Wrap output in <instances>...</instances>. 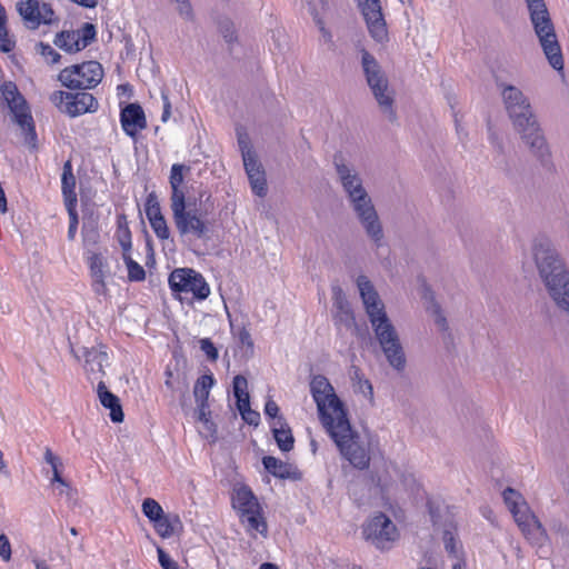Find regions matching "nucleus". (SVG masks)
I'll return each instance as SVG.
<instances>
[{
    "label": "nucleus",
    "instance_id": "1",
    "mask_svg": "<svg viewBox=\"0 0 569 569\" xmlns=\"http://www.w3.org/2000/svg\"><path fill=\"white\" fill-rule=\"evenodd\" d=\"M310 392L317 403L320 421L336 443L340 455L356 469L365 470L370 465L369 450L360 442L348 419L347 410L330 381L322 375L313 376Z\"/></svg>",
    "mask_w": 569,
    "mask_h": 569
},
{
    "label": "nucleus",
    "instance_id": "2",
    "mask_svg": "<svg viewBox=\"0 0 569 569\" xmlns=\"http://www.w3.org/2000/svg\"><path fill=\"white\" fill-rule=\"evenodd\" d=\"M190 170V167L183 163L171 166L169 184L172 219L180 237L206 239L211 231V223L208 220V210L202 207L201 201L197 203L196 198L188 197L184 179Z\"/></svg>",
    "mask_w": 569,
    "mask_h": 569
},
{
    "label": "nucleus",
    "instance_id": "3",
    "mask_svg": "<svg viewBox=\"0 0 569 569\" xmlns=\"http://www.w3.org/2000/svg\"><path fill=\"white\" fill-rule=\"evenodd\" d=\"M357 284L370 322L389 363L401 370L406 363L405 353L378 292L366 276L358 277Z\"/></svg>",
    "mask_w": 569,
    "mask_h": 569
},
{
    "label": "nucleus",
    "instance_id": "4",
    "mask_svg": "<svg viewBox=\"0 0 569 569\" xmlns=\"http://www.w3.org/2000/svg\"><path fill=\"white\" fill-rule=\"evenodd\" d=\"M502 97L516 130L521 134L525 142L529 144L532 152L543 160L545 156L549 154L548 148L527 98L519 89L512 86H507L503 89Z\"/></svg>",
    "mask_w": 569,
    "mask_h": 569
},
{
    "label": "nucleus",
    "instance_id": "5",
    "mask_svg": "<svg viewBox=\"0 0 569 569\" xmlns=\"http://www.w3.org/2000/svg\"><path fill=\"white\" fill-rule=\"evenodd\" d=\"M539 272L556 303L569 311V274L549 242H539L533 247Z\"/></svg>",
    "mask_w": 569,
    "mask_h": 569
},
{
    "label": "nucleus",
    "instance_id": "6",
    "mask_svg": "<svg viewBox=\"0 0 569 569\" xmlns=\"http://www.w3.org/2000/svg\"><path fill=\"white\" fill-rule=\"evenodd\" d=\"M230 500L246 531L250 536L260 533L262 537H267L268 523L264 511L251 488L246 483H236L232 488Z\"/></svg>",
    "mask_w": 569,
    "mask_h": 569
},
{
    "label": "nucleus",
    "instance_id": "7",
    "mask_svg": "<svg viewBox=\"0 0 569 569\" xmlns=\"http://www.w3.org/2000/svg\"><path fill=\"white\" fill-rule=\"evenodd\" d=\"M335 162L337 171L342 181V186L348 192L353 203V208L362 224L365 226L368 234L376 241L380 240L382 236L381 226L378 221L376 210L371 204V200L368 197L366 190L362 188L359 178L356 174H351L350 170L345 164H339L337 159Z\"/></svg>",
    "mask_w": 569,
    "mask_h": 569
},
{
    "label": "nucleus",
    "instance_id": "8",
    "mask_svg": "<svg viewBox=\"0 0 569 569\" xmlns=\"http://www.w3.org/2000/svg\"><path fill=\"white\" fill-rule=\"evenodd\" d=\"M526 3L530 20L549 63L553 69L561 71L563 69V58L545 0H526Z\"/></svg>",
    "mask_w": 569,
    "mask_h": 569
},
{
    "label": "nucleus",
    "instance_id": "9",
    "mask_svg": "<svg viewBox=\"0 0 569 569\" xmlns=\"http://www.w3.org/2000/svg\"><path fill=\"white\" fill-rule=\"evenodd\" d=\"M503 500L515 521L523 536L531 542L539 545L546 539V530L537 517L530 511L528 503L521 493L512 488H507L503 493Z\"/></svg>",
    "mask_w": 569,
    "mask_h": 569
},
{
    "label": "nucleus",
    "instance_id": "10",
    "mask_svg": "<svg viewBox=\"0 0 569 569\" xmlns=\"http://www.w3.org/2000/svg\"><path fill=\"white\" fill-rule=\"evenodd\" d=\"M103 76L101 63L89 60L63 68L58 74V80L71 91H87L98 87Z\"/></svg>",
    "mask_w": 569,
    "mask_h": 569
},
{
    "label": "nucleus",
    "instance_id": "11",
    "mask_svg": "<svg viewBox=\"0 0 569 569\" xmlns=\"http://www.w3.org/2000/svg\"><path fill=\"white\" fill-rule=\"evenodd\" d=\"M168 283L172 295L180 300L191 298L202 301L210 295V287L204 277L190 268H177L171 271Z\"/></svg>",
    "mask_w": 569,
    "mask_h": 569
},
{
    "label": "nucleus",
    "instance_id": "12",
    "mask_svg": "<svg viewBox=\"0 0 569 569\" xmlns=\"http://www.w3.org/2000/svg\"><path fill=\"white\" fill-rule=\"evenodd\" d=\"M0 91L13 116V121L26 132L27 136L34 138L36 127L30 107L24 97L20 93L17 84L12 81H4L0 87Z\"/></svg>",
    "mask_w": 569,
    "mask_h": 569
},
{
    "label": "nucleus",
    "instance_id": "13",
    "mask_svg": "<svg viewBox=\"0 0 569 569\" xmlns=\"http://www.w3.org/2000/svg\"><path fill=\"white\" fill-rule=\"evenodd\" d=\"M49 99L56 108L72 118L84 113H93L99 108L97 98L87 91L67 92L56 90Z\"/></svg>",
    "mask_w": 569,
    "mask_h": 569
},
{
    "label": "nucleus",
    "instance_id": "14",
    "mask_svg": "<svg viewBox=\"0 0 569 569\" xmlns=\"http://www.w3.org/2000/svg\"><path fill=\"white\" fill-rule=\"evenodd\" d=\"M362 67L367 77V82L371 88L375 98L380 107L389 111L390 117L395 118L392 110V97L388 93V80L381 72L380 67L376 59L366 50L362 53Z\"/></svg>",
    "mask_w": 569,
    "mask_h": 569
},
{
    "label": "nucleus",
    "instance_id": "15",
    "mask_svg": "<svg viewBox=\"0 0 569 569\" xmlns=\"http://www.w3.org/2000/svg\"><path fill=\"white\" fill-rule=\"evenodd\" d=\"M362 533L367 540L372 541L380 549L388 548L389 543L393 542L399 536L395 523L381 512L363 525Z\"/></svg>",
    "mask_w": 569,
    "mask_h": 569
},
{
    "label": "nucleus",
    "instance_id": "16",
    "mask_svg": "<svg viewBox=\"0 0 569 569\" xmlns=\"http://www.w3.org/2000/svg\"><path fill=\"white\" fill-rule=\"evenodd\" d=\"M96 27L86 22L77 30H63L57 33L54 44L68 53H76L86 49L96 40Z\"/></svg>",
    "mask_w": 569,
    "mask_h": 569
},
{
    "label": "nucleus",
    "instance_id": "17",
    "mask_svg": "<svg viewBox=\"0 0 569 569\" xmlns=\"http://www.w3.org/2000/svg\"><path fill=\"white\" fill-rule=\"evenodd\" d=\"M17 10L32 29H37L40 24H52L58 21L51 4L40 0H20Z\"/></svg>",
    "mask_w": 569,
    "mask_h": 569
},
{
    "label": "nucleus",
    "instance_id": "18",
    "mask_svg": "<svg viewBox=\"0 0 569 569\" xmlns=\"http://www.w3.org/2000/svg\"><path fill=\"white\" fill-rule=\"evenodd\" d=\"M358 7L366 20L371 37L378 42L386 41L388 39V30L380 1L358 0Z\"/></svg>",
    "mask_w": 569,
    "mask_h": 569
},
{
    "label": "nucleus",
    "instance_id": "19",
    "mask_svg": "<svg viewBox=\"0 0 569 569\" xmlns=\"http://www.w3.org/2000/svg\"><path fill=\"white\" fill-rule=\"evenodd\" d=\"M144 213L156 237L160 241L169 240L171 236L170 228L162 213L156 192H150L146 197Z\"/></svg>",
    "mask_w": 569,
    "mask_h": 569
},
{
    "label": "nucleus",
    "instance_id": "20",
    "mask_svg": "<svg viewBox=\"0 0 569 569\" xmlns=\"http://www.w3.org/2000/svg\"><path fill=\"white\" fill-rule=\"evenodd\" d=\"M86 260L92 279V290L98 296H107L109 290L106 279L110 276L107 258L100 252L91 251L88 253Z\"/></svg>",
    "mask_w": 569,
    "mask_h": 569
},
{
    "label": "nucleus",
    "instance_id": "21",
    "mask_svg": "<svg viewBox=\"0 0 569 569\" xmlns=\"http://www.w3.org/2000/svg\"><path fill=\"white\" fill-rule=\"evenodd\" d=\"M241 146L242 159L246 172L248 174L251 189L258 197H264L267 193V180L262 166L256 159V156L250 150H244V142L239 139Z\"/></svg>",
    "mask_w": 569,
    "mask_h": 569
},
{
    "label": "nucleus",
    "instance_id": "22",
    "mask_svg": "<svg viewBox=\"0 0 569 569\" xmlns=\"http://www.w3.org/2000/svg\"><path fill=\"white\" fill-rule=\"evenodd\" d=\"M121 128L127 136L137 139L140 131L147 128V118L138 103L127 104L120 112Z\"/></svg>",
    "mask_w": 569,
    "mask_h": 569
},
{
    "label": "nucleus",
    "instance_id": "23",
    "mask_svg": "<svg viewBox=\"0 0 569 569\" xmlns=\"http://www.w3.org/2000/svg\"><path fill=\"white\" fill-rule=\"evenodd\" d=\"M83 369L87 378L93 382L96 380L102 381L104 377V363L108 361V353L103 346L83 348Z\"/></svg>",
    "mask_w": 569,
    "mask_h": 569
},
{
    "label": "nucleus",
    "instance_id": "24",
    "mask_svg": "<svg viewBox=\"0 0 569 569\" xmlns=\"http://www.w3.org/2000/svg\"><path fill=\"white\" fill-rule=\"evenodd\" d=\"M77 180L73 174L71 160H67L62 167L61 174V193L66 208L78 206V196L76 192Z\"/></svg>",
    "mask_w": 569,
    "mask_h": 569
},
{
    "label": "nucleus",
    "instance_id": "25",
    "mask_svg": "<svg viewBox=\"0 0 569 569\" xmlns=\"http://www.w3.org/2000/svg\"><path fill=\"white\" fill-rule=\"evenodd\" d=\"M98 396L101 405L110 409V419L113 422H122L124 415L119 398L108 390L103 381L98 383Z\"/></svg>",
    "mask_w": 569,
    "mask_h": 569
},
{
    "label": "nucleus",
    "instance_id": "26",
    "mask_svg": "<svg viewBox=\"0 0 569 569\" xmlns=\"http://www.w3.org/2000/svg\"><path fill=\"white\" fill-rule=\"evenodd\" d=\"M271 430L273 433V438L278 445V448L282 452H289L293 449L295 438L291 428L283 419V417H279L276 421L271 423Z\"/></svg>",
    "mask_w": 569,
    "mask_h": 569
},
{
    "label": "nucleus",
    "instance_id": "27",
    "mask_svg": "<svg viewBox=\"0 0 569 569\" xmlns=\"http://www.w3.org/2000/svg\"><path fill=\"white\" fill-rule=\"evenodd\" d=\"M233 395L237 399V408L244 420H248L246 413H251L250 397L248 392V381L246 377L237 375L232 381Z\"/></svg>",
    "mask_w": 569,
    "mask_h": 569
},
{
    "label": "nucleus",
    "instance_id": "28",
    "mask_svg": "<svg viewBox=\"0 0 569 569\" xmlns=\"http://www.w3.org/2000/svg\"><path fill=\"white\" fill-rule=\"evenodd\" d=\"M152 525L157 535L162 539L172 537L183 528L180 517L176 513H164L159 520L153 521Z\"/></svg>",
    "mask_w": 569,
    "mask_h": 569
},
{
    "label": "nucleus",
    "instance_id": "29",
    "mask_svg": "<svg viewBox=\"0 0 569 569\" xmlns=\"http://www.w3.org/2000/svg\"><path fill=\"white\" fill-rule=\"evenodd\" d=\"M164 386L171 392L186 393L189 386L187 375L178 367L167 366L164 369Z\"/></svg>",
    "mask_w": 569,
    "mask_h": 569
},
{
    "label": "nucleus",
    "instance_id": "30",
    "mask_svg": "<svg viewBox=\"0 0 569 569\" xmlns=\"http://www.w3.org/2000/svg\"><path fill=\"white\" fill-rule=\"evenodd\" d=\"M114 237L122 249V253L131 252L132 236L127 217L124 214H119L117 217V229Z\"/></svg>",
    "mask_w": 569,
    "mask_h": 569
},
{
    "label": "nucleus",
    "instance_id": "31",
    "mask_svg": "<svg viewBox=\"0 0 569 569\" xmlns=\"http://www.w3.org/2000/svg\"><path fill=\"white\" fill-rule=\"evenodd\" d=\"M262 465L276 478L288 479L291 477V466L276 457L264 456Z\"/></svg>",
    "mask_w": 569,
    "mask_h": 569
},
{
    "label": "nucleus",
    "instance_id": "32",
    "mask_svg": "<svg viewBox=\"0 0 569 569\" xmlns=\"http://www.w3.org/2000/svg\"><path fill=\"white\" fill-rule=\"evenodd\" d=\"M214 385V378L211 373L200 376L193 386V396L197 403L208 402L210 390Z\"/></svg>",
    "mask_w": 569,
    "mask_h": 569
},
{
    "label": "nucleus",
    "instance_id": "33",
    "mask_svg": "<svg viewBox=\"0 0 569 569\" xmlns=\"http://www.w3.org/2000/svg\"><path fill=\"white\" fill-rule=\"evenodd\" d=\"M122 259L128 269L129 281L140 282L146 279V271L143 267L132 259L131 252L122 253Z\"/></svg>",
    "mask_w": 569,
    "mask_h": 569
},
{
    "label": "nucleus",
    "instance_id": "34",
    "mask_svg": "<svg viewBox=\"0 0 569 569\" xmlns=\"http://www.w3.org/2000/svg\"><path fill=\"white\" fill-rule=\"evenodd\" d=\"M197 421L201 422L204 430L206 437L213 436L217 431L216 425L211 419V411L209 409V403H198L197 409Z\"/></svg>",
    "mask_w": 569,
    "mask_h": 569
},
{
    "label": "nucleus",
    "instance_id": "35",
    "mask_svg": "<svg viewBox=\"0 0 569 569\" xmlns=\"http://www.w3.org/2000/svg\"><path fill=\"white\" fill-rule=\"evenodd\" d=\"M14 48V42L8 36L7 29V12L4 7L0 3V50L2 52H10Z\"/></svg>",
    "mask_w": 569,
    "mask_h": 569
},
{
    "label": "nucleus",
    "instance_id": "36",
    "mask_svg": "<svg viewBox=\"0 0 569 569\" xmlns=\"http://www.w3.org/2000/svg\"><path fill=\"white\" fill-rule=\"evenodd\" d=\"M44 460L52 468V482L60 483L62 486H68L66 480L62 478L60 468L62 467V462L59 457H57L50 448H46L44 451Z\"/></svg>",
    "mask_w": 569,
    "mask_h": 569
},
{
    "label": "nucleus",
    "instance_id": "37",
    "mask_svg": "<svg viewBox=\"0 0 569 569\" xmlns=\"http://www.w3.org/2000/svg\"><path fill=\"white\" fill-rule=\"evenodd\" d=\"M142 513L149 519L150 522L159 520L164 511L160 503L153 498H146L141 506Z\"/></svg>",
    "mask_w": 569,
    "mask_h": 569
},
{
    "label": "nucleus",
    "instance_id": "38",
    "mask_svg": "<svg viewBox=\"0 0 569 569\" xmlns=\"http://www.w3.org/2000/svg\"><path fill=\"white\" fill-rule=\"evenodd\" d=\"M66 210H67L68 217H69V227H68L67 237H68V240L73 241L76 239V234H77L78 226H79V216H78L77 207L66 208Z\"/></svg>",
    "mask_w": 569,
    "mask_h": 569
},
{
    "label": "nucleus",
    "instance_id": "39",
    "mask_svg": "<svg viewBox=\"0 0 569 569\" xmlns=\"http://www.w3.org/2000/svg\"><path fill=\"white\" fill-rule=\"evenodd\" d=\"M82 240L84 244H97L100 239V233L97 224L87 226L86 223L82 227Z\"/></svg>",
    "mask_w": 569,
    "mask_h": 569
},
{
    "label": "nucleus",
    "instance_id": "40",
    "mask_svg": "<svg viewBox=\"0 0 569 569\" xmlns=\"http://www.w3.org/2000/svg\"><path fill=\"white\" fill-rule=\"evenodd\" d=\"M38 51L48 63L54 64L60 61L61 56L49 43L40 42Z\"/></svg>",
    "mask_w": 569,
    "mask_h": 569
},
{
    "label": "nucleus",
    "instance_id": "41",
    "mask_svg": "<svg viewBox=\"0 0 569 569\" xmlns=\"http://www.w3.org/2000/svg\"><path fill=\"white\" fill-rule=\"evenodd\" d=\"M201 351L207 356L208 360L211 362H216L218 360L219 353L214 343L210 338H202L199 341Z\"/></svg>",
    "mask_w": 569,
    "mask_h": 569
},
{
    "label": "nucleus",
    "instance_id": "42",
    "mask_svg": "<svg viewBox=\"0 0 569 569\" xmlns=\"http://www.w3.org/2000/svg\"><path fill=\"white\" fill-rule=\"evenodd\" d=\"M12 557V549L9 538L0 531V558L4 562H9Z\"/></svg>",
    "mask_w": 569,
    "mask_h": 569
},
{
    "label": "nucleus",
    "instance_id": "43",
    "mask_svg": "<svg viewBox=\"0 0 569 569\" xmlns=\"http://www.w3.org/2000/svg\"><path fill=\"white\" fill-rule=\"evenodd\" d=\"M157 552L158 560L162 569H179L178 563L174 560H172L162 548L158 547Z\"/></svg>",
    "mask_w": 569,
    "mask_h": 569
},
{
    "label": "nucleus",
    "instance_id": "44",
    "mask_svg": "<svg viewBox=\"0 0 569 569\" xmlns=\"http://www.w3.org/2000/svg\"><path fill=\"white\" fill-rule=\"evenodd\" d=\"M279 407L278 405L273 401V400H268L264 405V413L266 416H268L269 418L273 419V421H276L280 416H279Z\"/></svg>",
    "mask_w": 569,
    "mask_h": 569
},
{
    "label": "nucleus",
    "instance_id": "45",
    "mask_svg": "<svg viewBox=\"0 0 569 569\" xmlns=\"http://www.w3.org/2000/svg\"><path fill=\"white\" fill-rule=\"evenodd\" d=\"M335 305L337 306L338 309H340L343 313H346L347 316H350L351 312L349 310V308H346L345 309V305H347L345 301H343V298H342V291L340 288H338L336 291H335Z\"/></svg>",
    "mask_w": 569,
    "mask_h": 569
},
{
    "label": "nucleus",
    "instance_id": "46",
    "mask_svg": "<svg viewBox=\"0 0 569 569\" xmlns=\"http://www.w3.org/2000/svg\"><path fill=\"white\" fill-rule=\"evenodd\" d=\"M223 29L221 30L222 34H223V38L228 41V42H231L236 39V36H234V30L232 29V23H227L226 26L222 27Z\"/></svg>",
    "mask_w": 569,
    "mask_h": 569
},
{
    "label": "nucleus",
    "instance_id": "47",
    "mask_svg": "<svg viewBox=\"0 0 569 569\" xmlns=\"http://www.w3.org/2000/svg\"><path fill=\"white\" fill-rule=\"evenodd\" d=\"M72 1L76 4L83 7V8H88V9H93L98 4V0H72Z\"/></svg>",
    "mask_w": 569,
    "mask_h": 569
},
{
    "label": "nucleus",
    "instance_id": "48",
    "mask_svg": "<svg viewBox=\"0 0 569 569\" xmlns=\"http://www.w3.org/2000/svg\"><path fill=\"white\" fill-rule=\"evenodd\" d=\"M239 338H240L241 343L252 346L251 336L246 329H242L239 332Z\"/></svg>",
    "mask_w": 569,
    "mask_h": 569
},
{
    "label": "nucleus",
    "instance_id": "49",
    "mask_svg": "<svg viewBox=\"0 0 569 569\" xmlns=\"http://www.w3.org/2000/svg\"><path fill=\"white\" fill-rule=\"evenodd\" d=\"M435 312L437 313L436 321H437L438 326L441 329L446 330L447 329V321H446V318L440 315V308L438 306H436Z\"/></svg>",
    "mask_w": 569,
    "mask_h": 569
},
{
    "label": "nucleus",
    "instance_id": "50",
    "mask_svg": "<svg viewBox=\"0 0 569 569\" xmlns=\"http://www.w3.org/2000/svg\"><path fill=\"white\" fill-rule=\"evenodd\" d=\"M360 387H361V389L363 390V392L367 390L368 395H369L370 397H372V395H373V390H372V386H371V383H370V381H369V380H367V379H366V380H363L362 382H360Z\"/></svg>",
    "mask_w": 569,
    "mask_h": 569
},
{
    "label": "nucleus",
    "instance_id": "51",
    "mask_svg": "<svg viewBox=\"0 0 569 569\" xmlns=\"http://www.w3.org/2000/svg\"><path fill=\"white\" fill-rule=\"evenodd\" d=\"M248 420H246L249 423H257V420L259 419V413L251 410V413H246Z\"/></svg>",
    "mask_w": 569,
    "mask_h": 569
},
{
    "label": "nucleus",
    "instance_id": "52",
    "mask_svg": "<svg viewBox=\"0 0 569 569\" xmlns=\"http://www.w3.org/2000/svg\"><path fill=\"white\" fill-rule=\"evenodd\" d=\"M0 472H4V473H8V470H7V462L4 461L3 459V453L2 451L0 450Z\"/></svg>",
    "mask_w": 569,
    "mask_h": 569
},
{
    "label": "nucleus",
    "instance_id": "53",
    "mask_svg": "<svg viewBox=\"0 0 569 569\" xmlns=\"http://www.w3.org/2000/svg\"><path fill=\"white\" fill-rule=\"evenodd\" d=\"M169 116H170V103L167 101L164 104L163 113H162V121H167Z\"/></svg>",
    "mask_w": 569,
    "mask_h": 569
},
{
    "label": "nucleus",
    "instance_id": "54",
    "mask_svg": "<svg viewBox=\"0 0 569 569\" xmlns=\"http://www.w3.org/2000/svg\"><path fill=\"white\" fill-rule=\"evenodd\" d=\"M422 297H423L425 299H430L431 301L433 300V296H432V293H431L430 289H429L426 284H423V293H422Z\"/></svg>",
    "mask_w": 569,
    "mask_h": 569
},
{
    "label": "nucleus",
    "instance_id": "55",
    "mask_svg": "<svg viewBox=\"0 0 569 569\" xmlns=\"http://www.w3.org/2000/svg\"><path fill=\"white\" fill-rule=\"evenodd\" d=\"M260 569H279L278 566L271 562H264L260 566Z\"/></svg>",
    "mask_w": 569,
    "mask_h": 569
},
{
    "label": "nucleus",
    "instance_id": "56",
    "mask_svg": "<svg viewBox=\"0 0 569 569\" xmlns=\"http://www.w3.org/2000/svg\"><path fill=\"white\" fill-rule=\"evenodd\" d=\"M37 569H50V567L44 561H36Z\"/></svg>",
    "mask_w": 569,
    "mask_h": 569
},
{
    "label": "nucleus",
    "instance_id": "57",
    "mask_svg": "<svg viewBox=\"0 0 569 569\" xmlns=\"http://www.w3.org/2000/svg\"><path fill=\"white\" fill-rule=\"evenodd\" d=\"M370 480H371L372 485H375L376 487H377V485L380 486L379 481L377 482V475L376 473L372 472L370 475Z\"/></svg>",
    "mask_w": 569,
    "mask_h": 569
},
{
    "label": "nucleus",
    "instance_id": "58",
    "mask_svg": "<svg viewBox=\"0 0 569 569\" xmlns=\"http://www.w3.org/2000/svg\"><path fill=\"white\" fill-rule=\"evenodd\" d=\"M322 4V7H327L329 6V3L332 1V0H319Z\"/></svg>",
    "mask_w": 569,
    "mask_h": 569
},
{
    "label": "nucleus",
    "instance_id": "59",
    "mask_svg": "<svg viewBox=\"0 0 569 569\" xmlns=\"http://www.w3.org/2000/svg\"><path fill=\"white\" fill-rule=\"evenodd\" d=\"M70 533H71L72 536H78V530H77V528L72 527V528L70 529Z\"/></svg>",
    "mask_w": 569,
    "mask_h": 569
},
{
    "label": "nucleus",
    "instance_id": "60",
    "mask_svg": "<svg viewBox=\"0 0 569 569\" xmlns=\"http://www.w3.org/2000/svg\"><path fill=\"white\" fill-rule=\"evenodd\" d=\"M429 508H430V513H431V516H432V517H435V515H433V510H432V507H431V505H430V503H429Z\"/></svg>",
    "mask_w": 569,
    "mask_h": 569
},
{
    "label": "nucleus",
    "instance_id": "61",
    "mask_svg": "<svg viewBox=\"0 0 569 569\" xmlns=\"http://www.w3.org/2000/svg\"><path fill=\"white\" fill-rule=\"evenodd\" d=\"M453 569H461V567L460 566H455Z\"/></svg>",
    "mask_w": 569,
    "mask_h": 569
}]
</instances>
